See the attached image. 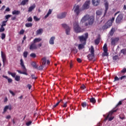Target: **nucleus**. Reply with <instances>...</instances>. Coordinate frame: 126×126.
I'll use <instances>...</instances> for the list:
<instances>
[{
  "label": "nucleus",
  "mask_w": 126,
  "mask_h": 126,
  "mask_svg": "<svg viewBox=\"0 0 126 126\" xmlns=\"http://www.w3.org/2000/svg\"><path fill=\"white\" fill-rule=\"evenodd\" d=\"M34 19L36 21H38L39 20V19H38L36 16H34L33 17Z\"/></svg>",
  "instance_id": "nucleus-63"
},
{
  "label": "nucleus",
  "mask_w": 126,
  "mask_h": 126,
  "mask_svg": "<svg viewBox=\"0 0 126 126\" xmlns=\"http://www.w3.org/2000/svg\"><path fill=\"white\" fill-rule=\"evenodd\" d=\"M90 0H87L84 4L83 6V8L84 9H89L90 8Z\"/></svg>",
  "instance_id": "nucleus-10"
},
{
  "label": "nucleus",
  "mask_w": 126,
  "mask_h": 126,
  "mask_svg": "<svg viewBox=\"0 0 126 126\" xmlns=\"http://www.w3.org/2000/svg\"><path fill=\"white\" fill-rule=\"evenodd\" d=\"M52 12V10L50 9L47 15L44 17V18L46 19L49 16V15L51 14Z\"/></svg>",
  "instance_id": "nucleus-29"
},
{
  "label": "nucleus",
  "mask_w": 126,
  "mask_h": 126,
  "mask_svg": "<svg viewBox=\"0 0 126 126\" xmlns=\"http://www.w3.org/2000/svg\"><path fill=\"white\" fill-rule=\"evenodd\" d=\"M42 32H43V30L42 29H40L36 31V35H39L40 34H42Z\"/></svg>",
  "instance_id": "nucleus-27"
},
{
  "label": "nucleus",
  "mask_w": 126,
  "mask_h": 126,
  "mask_svg": "<svg viewBox=\"0 0 126 126\" xmlns=\"http://www.w3.org/2000/svg\"><path fill=\"white\" fill-rule=\"evenodd\" d=\"M94 56L95 54H90L88 55V58H89V60L90 61H92V60H93V59H94Z\"/></svg>",
  "instance_id": "nucleus-19"
},
{
  "label": "nucleus",
  "mask_w": 126,
  "mask_h": 126,
  "mask_svg": "<svg viewBox=\"0 0 126 126\" xmlns=\"http://www.w3.org/2000/svg\"><path fill=\"white\" fill-rule=\"evenodd\" d=\"M11 16V15H7L5 16L6 19H8Z\"/></svg>",
  "instance_id": "nucleus-59"
},
{
  "label": "nucleus",
  "mask_w": 126,
  "mask_h": 126,
  "mask_svg": "<svg viewBox=\"0 0 126 126\" xmlns=\"http://www.w3.org/2000/svg\"><path fill=\"white\" fill-rule=\"evenodd\" d=\"M5 31V29L4 27L1 26L0 28V32H4Z\"/></svg>",
  "instance_id": "nucleus-50"
},
{
  "label": "nucleus",
  "mask_w": 126,
  "mask_h": 126,
  "mask_svg": "<svg viewBox=\"0 0 126 126\" xmlns=\"http://www.w3.org/2000/svg\"><path fill=\"white\" fill-rule=\"evenodd\" d=\"M103 51H108L107 45L106 43L103 45Z\"/></svg>",
  "instance_id": "nucleus-34"
},
{
  "label": "nucleus",
  "mask_w": 126,
  "mask_h": 126,
  "mask_svg": "<svg viewBox=\"0 0 126 126\" xmlns=\"http://www.w3.org/2000/svg\"><path fill=\"white\" fill-rule=\"evenodd\" d=\"M55 40V36L51 37V38H50V39L49 40V43L50 44V45H54Z\"/></svg>",
  "instance_id": "nucleus-18"
},
{
  "label": "nucleus",
  "mask_w": 126,
  "mask_h": 126,
  "mask_svg": "<svg viewBox=\"0 0 126 126\" xmlns=\"http://www.w3.org/2000/svg\"><path fill=\"white\" fill-rule=\"evenodd\" d=\"M9 109L10 111L12 110V106L11 105H6L4 107L3 109V112H2V114H4L7 110Z\"/></svg>",
  "instance_id": "nucleus-14"
},
{
  "label": "nucleus",
  "mask_w": 126,
  "mask_h": 126,
  "mask_svg": "<svg viewBox=\"0 0 126 126\" xmlns=\"http://www.w3.org/2000/svg\"><path fill=\"white\" fill-rule=\"evenodd\" d=\"M114 32H115V28L111 29V30H110V36H113Z\"/></svg>",
  "instance_id": "nucleus-39"
},
{
  "label": "nucleus",
  "mask_w": 126,
  "mask_h": 126,
  "mask_svg": "<svg viewBox=\"0 0 126 126\" xmlns=\"http://www.w3.org/2000/svg\"><path fill=\"white\" fill-rule=\"evenodd\" d=\"M77 62H78V63H82V60H81V59H80V58H78V59H77Z\"/></svg>",
  "instance_id": "nucleus-64"
},
{
  "label": "nucleus",
  "mask_w": 126,
  "mask_h": 126,
  "mask_svg": "<svg viewBox=\"0 0 126 126\" xmlns=\"http://www.w3.org/2000/svg\"><path fill=\"white\" fill-rule=\"evenodd\" d=\"M20 13H21V12H20V11H19V10H15L13 11H12V14L13 15H18L20 14Z\"/></svg>",
  "instance_id": "nucleus-21"
},
{
  "label": "nucleus",
  "mask_w": 126,
  "mask_h": 126,
  "mask_svg": "<svg viewBox=\"0 0 126 126\" xmlns=\"http://www.w3.org/2000/svg\"><path fill=\"white\" fill-rule=\"evenodd\" d=\"M61 102H63V100L61 99L60 101H58L56 104L54 105L53 107H57Z\"/></svg>",
  "instance_id": "nucleus-35"
},
{
  "label": "nucleus",
  "mask_w": 126,
  "mask_h": 126,
  "mask_svg": "<svg viewBox=\"0 0 126 126\" xmlns=\"http://www.w3.org/2000/svg\"><path fill=\"white\" fill-rule=\"evenodd\" d=\"M26 27L29 28V27H32V24L31 23H27L25 25Z\"/></svg>",
  "instance_id": "nucleus-43"
},
{
  "label": "nucleus",
  "mask_w": 126,
  "mask_h": 126,
  "mask_svg": "<svg viewBox=\"0 0 126 126\" xmlns=\"http://www.w3.org/2000/svg\"><path fill=\"white\" fill-rule=\"evenodd\" d=\"M88 37H89L88 33H86L84 35L79 36L78 39L79 40H80V41L81 43H83V42H83L84 45H86V41Z\"/></svg>",
  "instance_id": "nucleus-4"
},
{
  "label": "nucleus",
  "mask_w": 126,
  "mask_h": 126,
  "mask_svg": "<svg viewBox=\"0 0 126 126\" xmlns=\"http://www.w3.org/2000/svg\"><path fill=\"white\" fill-rule=\"evenodd\" d=\"M120 80H123L126 79V75H124L121 76V77L120 78Z\"/></svg>",
  "instance_id": "nucleus-52"
},
{
  "label": "nucleus",
  "mask_w": 126,
  "mask_h": 126,
  "mask_svg": "<svg viewBox=\"0 0 126 126\" xmlns=\"http://www.w3.org/2000/svg\"><path fill=\"white\" fill-rule=\"evenodd\" d=\"M80 88L82 89V90H85L86 89V87L84 85H83L81 86Z\"/></svg>",
  "instance_id": "nucleus-60"
},
{
  "label": "nucleus",
  "mask_w": 126,
  "mask_h": 126,
  "mask_svg": "<svg viewBox=\"0 0 126 126\" xmlns=\"http://www.w3.org/2000/svg\"><path fill=\"white\" fill-rule=\"evenodd\" d=\"M90 102L91 103H93V104H95L96 103V100L95 99V98L94 97H92L90 99Z\"/></svg>",
  "instance_id": "nucleus-30"
},
{
  "label": "nucleus",
  "mask_w": 126,
  "mask_h": 126,
  "mask_svg": "<svg viewBox=\"0 0 126 126\" xmlns=\"http://www.w3.org/2000/svg\"><path fill=\"white\" fill-rule=\"evenodd\" d=\"M5 34H4V33H2L1 34V39L2 40H4V39H5Z\"/></svg>",
  "instance_id": "nucleus-54"
},
{
  "label": "nucleus",
  "mask_w": 126,
  "mask_h": 126,
  "mask_svg": "<svg viewBox=\"0 0 126 126\" xmlns=\"http://www.w3.org/2000/svg\"><path fill=\"white\" fill-rule=\"evenodd\" d=\"M31 77H32V80H36L37 77L35 76L34 74H32Z\"/></svg>",
  "instance_id": "nucleus-53"
},
{
  "label": "nucleus",
  "mask_w": 126,
  "mask_h": 126,
  "mask_svg": "<svg viewBox=\"0 0 126 126\" xmlns=\"http://www.w3.org/2000/svg\"><path fill=\"white\" fill-rule=\"evenodd\" d=\"M120 78H118L117 76H115V77H114V82L119 81L120 80Z\"/></svg>",
  "instance_id": "nucleus-51"
},
{
  "label": "nucleus",
  "mask_w": 126,
  "mask_h": 126,
  "mask_svg": "<svg viewBox=\"0 0 126 126\" xmlns=\"http://www.w3.org/2000/svg\"><path fill=\"white\" fill-rule=\"evenodd\" d=\"M94 43L95 45H98L100 43V38H97L96 39H95Z\"/></svg>",
  "instance_id": "nucleus-31"
},
{
  "label": "nucleus",
  "mask_w": 126,
  "mask_h": 126,
  "mask_svg": "<svg viewBox=\"0 0 126 126\" xmlns=\"http://www.w3.org/2000/svg\"><path fill=\"white\" fill-rule=\"evenodd\" d=\"M9 93L12 95V96H14L15 95V94L11 90H9Z\"/></svg>",
  "instance_id": "nucleus-56"
},
{
  "label": "nucleus",
  "mask_w": 126,
  "mask_h": 126,
  "mask_svg": "<svg viewBox=\"0 0 126 126\" xmlns=\"http://www.w3.org/2000/svg\"><path fill=\"white\" fill-rule=\"evenodd\" d=\"M67 13L64 12H63L62 13L59 14L57 15L58 18L59 19H63L65 17Z\"/></svg>",
  "instance_id": "nucleus-13"
},
{
  "label": "nucleus",
  "mask_w": 126,
  "mask_h": 126,
  "mask_svg": "<svg viewBox=\"0 0 126 126\" xmlns=\"http://www.w3.org/2000/svg\"><path fill=\"white\" fill-rule=\"evenodd\" d=\"M114 21L115 17H112L111 20H108V21L104 24V26H102V30H106V29L109 28L112 25L113 22Z\"/></svg>",
  "instance_id": "nucleus-3"
},
{
  "label": "nucleus",
  "mask_w": 126,
  "mask_h": 126,
  "mask_svg": "<svg viewBox=\"0 0 126 126\" xmlns=\"http://www.w3.org/2000/svg\"><path fill=\"white\" fill-rule=\"evenodd\" d=\"M117 110L113 109L112 111H111L109 113L108 115H107V116H106V118H105V120H107V119L112 115H113V113L116 112Z\"/></svg>",
  "instance_id": "nucleus-12"
},
{
  "label": "nucleus",
  "mask_w": 126,
  "mask_h": 126,
  "mask_svg": "<svg viewBox=\"0 0 126 126\" xmlns=\"http://www.w3.org/2000/svg\"><path fill=\"white\" fill-rule=\"evenodd\" d=\"M122 104V101H119V102L117 103V105L115 106V108H117L119 106H121Z\"/></svg>",
  "instance_id": "nucleus-47"
},
{
  "label": "nucleus",
  "mask_w": 126,
  "mask_h": 126,
  "mask_svg": "<svg viewBox=\"0 0 126 126\" xmlns=\"http://www.w3.org/2000/svg\"><path fill=\"white\" fill-rule=\"evenodd\" d=\"M30 57H31V58H33V59H35V58H36V55L35 53H31L30 55Z\"/></svg>",
  "instance_id": "nucleus-44"
},
{
  "label": "nucleus",
  "mask_w": 126,
  "mask_h": 126,
  "mask_svg": "<svg viewBox=\"0 0 126 126\" xmlns=\"http://www.w3.org/2000/svg\"><path fill=\"white\" fill-rule=\"evenodd\" d=\"M36 6L34 4L33 5L30 6L29 8L28 11L29 12H31L32 11L33 9H34L35 8Z\"/></svg>",
  "instance_id": "nucleus-22"
},
{
  "label": "nucleus",
  "mask_w": 126,
  "mask_h": 126,
  "mask_svg": "<svg viewBox=\"0 0 126 126\" xmlns=\"http://www.w3.org/2000/svg\"><path fill=\"white\" fill-rule=\"evenodd\" d=\"M96 13L97 15L100 16L102 15V10H97L96 11Z\"/></svg>",
  "instance_id": "nucleus-38"
},
{
  "label": "nucleus",
  "mask_w": 126,
  "mask_h": 126,
  "mask_svg": "<svg viewBox=\"0 0 126 126\" xmlns=\"http://www.w3.org/2000/svg\"><path fill=\"white\" fill-rule=\"evenodd\" d=\"M73 9H74V12L77 14V15H78L80 13L81 10L80 8V6L79 5L75 4L74 6Z\"/></svg>",
  "instance_id": "nucleus-7"
},
{
  "label": "nucleus",
  "mask_w": 126,
  "mask_h": 126,
  "mask_svg": "<svg viewBox=\"0 0 126 126\" xmlns=\"http://www.w3.org/2000/svg\"><path fill=\"white\" fill-rule=\"evenodd\" d=\"M24 32H25V31L24 30H21L20 32V34L23 35V34H24Z\"/></svg>",
  "instance_id": "nucleus-57"
},
{
  "label": "nucleus",
  "mask_w": 126,
  "mask_h": 126,
  "mask_svg": "<svg viewBox=\"0 0 126 126\" xmlns=\"http://www.w3.org/2000/svg\"><path fill=\"white\" fill-rule=\"evenodd\" d=\"M104 6H105V10H104V15H103V16H104L107 13L109 9V3L108 2H106L105 3H104Z\"/></svg>",
  "instance_id": "nucleus-15"
},
{
  "label": "nucleus",
  "mask_w": 126,
  "mask_h": 126,
  "mask_svg": "<svg viewBox=\"0 0 126 126\" xmlns=\"http://www.w3.org/2000/svg\"><path fill=\"white\" fill-rule=\"evenodd\" d=\"M126 73V68H124L122 70H121V72L118 73V76H122V74H125Z\"/></svg>",
  "instance_id": "nucleus-20"
},
{
  "label": "nucleus",
  "mask_w": 126,
  "mask_h": 126,
  "mask_svg": "<svg viewBox=\"0 0 126 126\" xmlns=\"http://www.w3.org/2000/svg\"><path fill=\"white\" fill-rule=\"evenodd\" d=\"M8 20L6 21H3L2 22V25H1V27H3L6 25V22Z\"/></svg>",
  "instance_id": "nucleus-40"
},
{
  "label": "nucleus",
  "mask_w": 126,
  "mask_h": 126,
  "mask_svg": "<svg viewBox=\"0 0 126 126\" xmlns=\"http://www.w3.org/2000/svg\"><path fill=\"white\" fill-rule=\"evenodd\" d=\"M119 58L118 55H115L113 56V61H117V60H119Z\"/></svg>",
  "instance_id": "nucleus-45"
},
{
  "label": "nucleus",
  "mask_w": 126,
  "mask_h": 126,
  "mask_svg": "<svg viewBox=\"0 0 126 126\" xmlns=\"http://www.w3.org/2000/svg\"><path fill=\"white\" fill-rule=\"evenodd\" d=\"M43 69V67L42 65H41L39 67H38V66H37V68H36V69H37L38 70H42Z\"/></svg>",
  "instance_id": "nucleus-49"
},
{
  "label": "nucleus",
  "mask_w": 126,
  "mask_h": 126,
  "mask_svg": "<svg viewBox=\"0 0 126 126\" xmlns=\"http://www.w3.org/2000/svg\"><path fill=\"white\" fill-rule=\"evenodd\" d=\"M28 22H32V18L30 17L29 18H28Z\"/></svg>",
  "instance_id": "nucleus-58"
},
{
  "label": "nucleus",
  "mask_w": 126,
  "mask_h": 126,
  "mask_svg": "<svg viewBox=\"0 0 126 126\" xmlns=\"http://www.w3.org/2000/svg\"><path fill=\"white\" fill-rule=\"evenodd\" d=\"M15 81L19 82L20 80V76L18 75H16V77L14 78Z\"/></svg>",
  "instance_id": "nucleus-37"
},
{
  "label": "nucleus",
  "mask_w": 126,
  "mask_h": 126,
  "mask_svg": "<svg viewBox=\"0 0 126 126\" xmlns=\"http://www.w3.org/2000/svg\"><path fill=\"white\" fill-rule=\"evenodd\" d=\"M1 56L2 59V62H3V66H5V63H7L8 62L6 59V56L4 53H3L2 51L1 52Z\"/></svg>",
  "instance_id": "nucleus-6"
},
{
  "label": "nucleus",
  "mask_w": 126,
  "mask_h": 126,
  "mask_svg": "<svg viewBox=\"0 0 126 126\" xmlns=\"http://www.w3.org/2000/svg\"><path fill=\"white\" fill-rule=\"evenodd\" d=\"M8 74H9V75H11V76L13 77V78H15L16 76V73H12V72H10V71H8Z\"/></svg>",
  "instance_id": "nucleus-28"
},
{
  "label": "nucleus",
  "mask_w": 126,
  "mask_h": 126,
  "mask_svg": "<svg viewBox=\"0 0 126 126\" xmlns=\"http://www.w3.org/2000/svg\"><path fill=\"white\" fill-rule=\"evenodd\" d=\"M27 87H28V89H29V90H30L31 89L32 87V85H30V84H28Z\"/></svg>",
  "instance_id": "nucleus-62"
},
{
  "label": "nucleus",
  "mask_w": 126,
  "mask_h": 126,
  "mask_svg": "<svg viewBox=\"0 0 126 126\" xmlns=\"http://www.w3.org/2000/svg\"><path fill=\"white\" fill-rule=\"evenodd\" d=\"M36 49H37V46L36 45V44L34 43V42L32 43L30 46V50L31 51H33V50H36Z\"/></svg>",
  "instance_id": "nucleus-11"
},
{
  "label": "nucleus",
  "mask_w": 126,
  "mask_h": 126,
  "mask_svg": "<svg viewBox=\"0 0 126 126\" xmlns=\"http://www.w3.org/2000/svg\"><path fill=\"white\" fill-rule=\"evenodd\" d=\"M73 29L74 32L75 33H82V32H84V29H82L79 25V23L78 22H75L73 24Z\"/></svg>",
  "instance_id": "nucleus-2"
},
{
  "label": "nucleus",
  "mask_w": 126,
  "mask_h": 126,
  "mask_svg": "<svg viewBox=\"0 0 126 126\" xmlns=\"http://www.w3.org/2000/svg\"><path fill=\"white\" fill-rule=\"evenodd\" d=\"M20 63H21L20 64H21L22 68L23 69L24 71H27V69L26 68V67H25V66L24 65V63L23 59H21L20 60Z\"/></svg>",
  "instance_id": "nucleus-16"
},
{
  "label": "nucleus",
  "mask_w": 126,
  "mask_h": 126,
  "mask_svg": "<svg viewBox=\"0 0 126 126\" xmlns=\"http://www.w3.org/2000/svg\"><path fill=\"white\" fill-rule=\"evenodd\" d=\"M121 54H123L124 56H126V49L121 50Z\"/></svg>",
  "instance_id": "nucleus-41"
},
{
  "label": "nucleus",
  "mask_w": 126,
  "mask_h": 126,
  "mask_svg": "<svg viewBox=\"0 0 126 126\" xmlns=\"http://www.w3.org/2000/svg\"><path fill=\"white\" fill-rule=\"evenodd\" d=\"M114 119V116L110 117L108 119V121L111 122V121H113Z\"/></svg>",
  "instance_id": "nucleus-55"
},
{
  "label": "nucleus",
  "mask_w": 126,
  "mask_h": 126,
  "mask_svg": "<svg viewBox=\"0 0 126 126\" xmlns=\"http://www.w3.org/2000/svg\"><path fill=\"white\" fill-rule=\"evenodd\" d=\"M32 124V121H28V122H26V125L27 126H31Z\"/></svg>",
  "instance_id": "nucleus-42"
},
{
  "label": "nucleus",
  "mask_w": 126,
  "mask_h": 126,
  "mask_svg": "<svg viewBox=\"0 0 126 126\" xmlns=\"http://www.w3.org/2000/svg\"><path fill=\"white\" fill-rule=\"evenodd\" d=\"M42 39L41 38H35L33 40V43H34L35 44V43H38L39 42H40V41H41Z\"/></svg>",
  "instance_id": "nucleus-25"
},
{
  "label": "nucleus",
  "mask_w": 126,
  "mask_h": 126,
  "mask_svg": "<svg viewBox=\"0 0 126 126\" xmlns=\"http://www.w3.org/2000/svg\"><path fill=\"white\" fill-rule=\"evenodd\" d=\"M62 26L65 29L66 35H69L70 32V28L65 24H63Z\"/></svg>",
  "instance_id": "nucleus-8"
},
{
  "label": "nucleus",
  "mask_w": 126,
  "mask_h": 126,
  "mask_svg": "<svg viewBox=\"0 0 126 126\" xmlns=\"http://www.w3.org/2000/svg\"><path fill=\"white\" fill-rule=\"evenodd\" d=\"M87 105L86 102H84L82 103V106L83 108H86Z\"/></svg>",
  "instance_id": "nucleus-48"
},
{
  "label": "nucleus",
  "mask_w": 126,
  "mask_h": 126,
  "mask_svg": "<svg viewBox=\"0 0 126 126\" xmlns=\"http://www.w3.org/2000/svg\"><path fill=\"white\" fill-rule=\"evenodd\" d=\"M124 18V15L120 13L119 15H118V16H117V18H116V20H115V22L117 24H120L122 22V20Z\"/></svg>",
  "instance_id": "nucleus-5"
},
{
  "label": "nucleus",
  "mask_w": 126,
  "mask_h": 126,
  "mask_svg": "<svg viewBox=\"0 0 126 126\" xmlns=\"http://www.w3.org/2000/svg\"><path fill=\"white\" fill-rule=\"evenodd\" d=\"M32 66H33V68L37 69L38 65H36V63L35 62H32L31 63Z\"/></svg>",
  "instance_id": "nucleus-24"
},
{
  "label": "nucleus",
  "mask_w": 126,
  "mask_h": 126,
  "mask_svg": "<svg viewBox=\"0 0 126 126\" xmlns=\"http://www.w3.org/2000/svg\"><path fill=\"white\" fill-rule=\"evenodd\" d=\"M7 80H8V82L9 83H12V79L8 78L7 79Z\"/></svg>",
  "instance_id": "nucleus-61"
},
{
  "label": "nucleus",
  "mask_w": 126,
  "mask_h": 126,
  "mask_svg": "<svg viewBox=\"0 0 126 126\" xmlns=\"http://www.w3.org/2000/svg\"><path fill=\"white\" fill-rule=\"evenodd\" d=\"M120 40L119 37L111 38V46H115Z\"/></svg>",
  "instance_id": "nucleus-9"
},
{
  "label": "nucleus",
  "mask_w": 126,
  "mask_h": 126,
  "mask_svg": "<svg viewBox=\"0 0 126 126\" xmlns=\"http://www.w3.org/2000/svg\"><path fill=\"white\" fill-rule=\"evenodd\" d=\"M28 55V52L27 51H25L23 53V56L25 58H27Z\"/></svg>",
  "instance_id": "nucleus-46"
},
{
  "label": "nucleus",
  "mask_w": 126,
  "mask_h": 126,
  "mask_svg": "<svg viewBox=\"0 0 126 126\" xmlns=\"http://www.w3.org/2000/svg\"><path fill=\"white\" fill-rule=\"evenodd\" d=\"M85 45H86V44H84V43L79 44V45H78L79 50H82V49H84Z\"/></svg>",
  "instance_id": "nucleus-23"
},
{
  "label": "nucleus",
  "mask_w": 126,
  "mask_h": 126,
  "mask_svg": "<svg viewBox=\"0 0 126 126\" xmlns=\"http://www.w3.org/2000/svg\"><path fill=\"white\" fill-rule=\"evenodd\" d=\"M43 62H42V64H43L44 65L45 64H46V62H47V60L46 57H44L42 59Z\"/></svg>",
  "instance_id": "nucleus-36"
},
{
  "label": "nucleus",
  "mask_w": 126,
  "mask_h": 126,
  "mask_svg": "<svg viewBox=\"0 0 126 126\" xmlns=\"http://www.w3.org/2000/svg\"><path fill=\"white\" fill-rule=\"evenodd\" d=\"M92 2L94 6H97L100 3V0H93Z\"/></svg>",
  "instance_id": "nucleus-17"
},
{
  "label": "nucleus",
  "mask_w": 126,
  "mask_h": 126,
  "mask_svg": "<svg viewBox=\"0 0 126 126\" xmlns=\"http://www.w3.org/2000/svg\"><path fill=\"white\" fill-rule=\"evenodd\" d=\"M90 50L91 51V54L93 55H95L94 54V49L93 46H92L91 47V49H90Z\"/></svg>",
  "instance_id": "nucleus-26"
},
{
  "label": "nucleus",
  "mask_w": 126,
  "mask_h": 126,
  "mask_svg": "<svg viewBox=\"0 0 126 126\" xmlns=\"http://www.w3.org/2000/svg\"><path fill=\"white\" fill-rule=\"evenodd\" d=\"M87 20H88L89 24L92 25L94 22V17L93 16H90L88 14H87L83 17L81 22L84 23Z\"/></svg>",
  "instance_id": "nucleus-1"
},
{
  "label": "nucleus",
  "mask_w": 126,
  "mask_h": 126,
  "mask_svg": "<svg viewBox=\"0 0 126 126\" xmlns=\"http://www.w3.org/2000/svg\"><path fill=\"white\" fill-rule=\"evenodd\" d=\"M29 0H23L22 2L21 3V5H25L26 3L28 2Z\"/></svg>",
  "instance_id": "nucleus-32"
},
{
  "label": "nucleus",
  "mask_w": 126,
  "mask_h": 126,
  "mask_svg": "<svg viewBox=\"0 0 126 126\" xmlns=\"http://www.w3.org/2000/svg\"><path fill=\"white\" fill-rule=\"evenodd\" d=\"M104 53H102V56L103 57H108L109 55V53H108V51H103Z\"/></svg>",
  "instance_id": "nucleus-33"
}]
</instances>
